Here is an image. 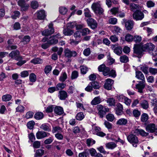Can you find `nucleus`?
Returning a JSON list of instances; mask_svg holds the SVG:
<instances>
[{
	"instance_id": "1",
	"label": "nucleus",
	"mask_w": 157,
	"mask_h": 157,
	"mask_svg": "<svg viewBox=\"0 0 157 157\" xmlns=\"http://www.w3.org/2000/svg\"><path fill=\"white\" fill-rule=\"evenodd\" d=\"M91 8L96 14L101 15L103 13L104 10L101 7L100 4L98 2L93 3Z\"/></svg>"
},
{
	"instance_id": "2",
	"label": "nucleus",
	"mask_w": 157,
	"mask_h": 157,
	"mask_svg": "<svg viewBox=\"0 0 157 157\" xmlns=\"http://www.w3.org/2000/svg\"><path fill=\"white\" fill-rule=\"evenodd\" d=\"M128 141L133 146L136 147L139 141L137 136L135 135L131 134L128 135L127 137Z\"/></svg>"
},
{
	"instance_id": "3",
	"label": "nucleus",
	"mask_w": 157,
	"mask_h": 157,
	"mask_svg": "<svg viewBox=\"0 0 157 157\" xmlns=\"http://www.w3.org/2000/svg\"><path fill=\"white\" fill-rule=\"evenodd\" d=\"M64 56L68 59V62H71L70 59L72 57H75L76 56L77 53L74 51H71L68 48L65 49L64 51Z\"/></svg>"
},
{
	"instance_id": "4",
	"label": "nucleus",
	"mask_w": 157,
	"mask_h": 157,
	"mask_svg": "<svg viewBox=\"0 0 157 157\" xmlns=\"http://www.w3.org/2000/svg\"><path fill=\"white\" fill-rule=\"evenodd\" d=\"M97 108L98 111V114L100 117L103 118L106 113L109 111V109L101 105H98Z\"/></svg>"
},
{
	"instance_id": "5",
	"label": "nucleus",
	"mask_w": 157,
	"mask_h": 157,
	"mask_svg": "<svg viewBox=\"0 0 157 157\" xmlns=\"http://www.w3.org/2000/svg\"><path fill=\"white\" fill-rule=\"evenodd\" d=\"M99 71L102 72L103 75L104 76L108 75L109 73L110 68L106 67L104 64H102L99 66L98 67Z\"/></svg>"
},
{
	"instance_id": "6",
	"label": "nucleus",
	"mask_w": 157,
	"mask_h": 157,
	"mask_svg": "<svg viewBox=\"0 0 157 157\" xmlns=\"http://www.w3.org/2000/svg\"><path fill=\"white\" fill-rule=\"evenodd\" d=\"M20 52L17 50L12 51L9 54L10 57L11 58L14 59L17 61L22 59L21 56H19Z\"/></svg>"
},
{
	"instance_id": "7",
	"label": "nucleus",
	"mask_w": 157,
	"mask_h": 157,
	"mask_svg": "<svg viewBox=\"0 0 157 157\" xmlns=\"http://www.w3.org/2000/svg\"><path fill=\"white\" fill-rule=\"evenodd\" d=\"M132 15L133 19L136 21L141 20L144 17V13L140 10L134 12Z\"/></svg>"
},
{
	"instance_id": "8",
	"label": "nucleus",
	"mask_w": 157,
	"mask_h": 157,
	"mask_svg": "<svg viewBox=\"0 0 157 157\" xmlns=\"http://www.w3.org/2000/svg\"><path fill=\"white\" fill-rule=\"evenodd\" d=\"M133 51L134 53L138 56H141L144 51L143 48V46H141L138 44H135L133 47Z\"/></svg>"
},
{
	"instance_id": "9",
	"label": "nucleus",
	"mask_w": 157,
	"mask_h": 157,
	"mask_svg": "<svg viewBox=\"0 0 157 157\" xmlns=\"http://www.w3.org/2000/svg\"><path fill=\"white\" fill-rule=\"evenodd\" d=\"M53 24L52 23L49 24L48 29L44 30L42 33L43 35L48 36L53 34L54 32V29L53 27Z\"/></svg>"
},
{
	"instance_id": "10",
	"label": "nucleus",
	"mask_w": 157,
	"mask_h": 157,
	"mask_svg": "<svg viewBox=\"0 0 157 157\" xmlns=\"http://www.w3.org/2000/svg\"><path fill=\"white\" fill-rule=\"evenodd\" d=\"M86 22L88 25L92 29H94L97 28L98 24L96 20L92 18L87 19Z\"/></svg>"
},
{
	"instance_id": "11",
	"label": "nucleus",
	"mask_w": 157,
	"mask_h": 157,
	"mask_svg": "<svg viewBox=\"0 0 157 157\" xmlns=\"http://www.w3.org/2000/svg\"><path fill=\"white\" fill-rule=\"evenodd\" d=\"M17 3L21 7V10L22 11H26L29 7V5L25 2V0H19Z\"/></svg>"
},
{
	"instance_id": "12",
	"label": "nucleus",
	"mask_w": 157,
	"mask_h": 157,
	"mask_svg": "<svg viewBox=\"0 0 157 157\" xmlns=\"http://www.w3.org/2000/svg\"><path fill=\"white\" fill-rule=\"evenodd\" d=\"M50 136V134L48 132L43 131H38L36 134V138L38 139L48 137Z\"/></svg>"
},
{
	"instance_id": "13",
	"label": "nucleus",
	"mask_w": 157,
	"mask_h": 157,
	"mask_svg": "<svg viewBox=\"0 0 157 157\" xmlns=\"http://www.w3.org/2000/svg\"><path fill=\"white\" fill-rule=\"evenodd\" d=\"M145 86V81L138 82V83L136 85V88L138 90V92L140 93L143 92V90Z\"/></svg>"
},
{
	"instance_id": "14",
	"label": "nucleus",
	"mask_w": 157,
	"mask_h": 157,
	"mask_svg": "<svg viewBox=\"0 0 157 157\" xmlns=\"http://www.w3.org/2000/svg\"><path fill=\"white\" fill-rule=\"evenodd\" d=\"M37 18L40 20H44L46 17V13L44 10H40L36 12L35 14Z\"/></svg>"
},
{
	"instance_id": "15",
	"label": "nucleus",
	"mask_w": 157,
	"mask_h": 157,
	"mask_svg": "<svg viewBox=\"0 0 157 157\" xmlns=\"http://www.w3.org/2000/svg\"><path fill=\"white\" fill-rule=\"evenodd\" d=\"M114 83V81L110 78H108L105 80L104 85V88L107 90H110L112 89V85Z\"/></svg>"
},
{
	"instance_id": "16",
	"label": "nucleus",
	"mask_w": 157,
	"mask_h": 157,
	"mask_svg": "<svg viewBox=\"0 0 157 157\" xmlns=\"http://www.w3.org/2000/svg\"><path fill=\"white\" fill-rule=\"evenodd\" d=\"M116 113L118 115H121L123 113V105L120 103H118L116 104Z\"/></svg>"
},
{
	"instance_id": "17",
	"label": "nucleus",
	"mask_w": 157,
	"mask_h": 157,
	"mask_svg": "<svg viewBox=\"0 0 157 157\" xmlns=\"http://www.w3.org/2000/svg\"><path fill=\"white\" fill-rule=\"evenodd\" d=\"M155 48V46L151 43H147L143 45V48L144 51H153Z\"/></svg>"
},
{
	"instance_id": "18",
	"label": "nucleus",
	"mask_w": 157,
	"mask_h": 157,
	"mask_svg": "<svg viewBox=\"0 0 157 157\" xmlns=\"http://www.w3.org/2000/svg\"><path fill=\"white\" fill-rule=\"evenodd\" d=\"M147 131L150 133H152L156 131V127L155 124L151 123L147 124L146 127Z\"/></svg>"
},
{
	"instance_id": "19",
	"label": "nucleus",
	"mask_w": 157,
	"mask_h": 157,
	"mask_svg": "<svg viewBox=\"0 0 157 157\" xmlns=\"http://www.w3.org/2000/svg\"><path fill=\"white\" fill-rule=\"evenodd\" d=\"M68 95L67 92L64 90H61L59 92L58 97L61 100H64L67 98Z\"/></svg>"
},
{
	"instance_id": "20",
	"label": "nucleus",
	"mask_w": 157,
	"mask_h": 157,
	"mask_svg": "<svg viewBox=\"0 0 157 157\" xmlns=\"http://www.w3.org/2000/svg\"><path fill=\"white\" fill-rule=\"evenodd\" d=\"M40 129L47 132H49L51 131V127L50 125L48 123H44L42 124L40 127Z\"/></svg>"
},
{
	"instance_id": "21",
	"label": "nucleus",
	"mask_w": 157,
	"mask_h": 157,
	"mask_svg": "<svg viewBox=\"0 0 157 157\" xmlns=\"http://www.w3.org/2000/svg\"><path fill=\"white\" fill-rule=\"evenodd\" d=\"M125 27L127 30H131L133 26V21L131 20H128L125 23Z\"/></svg>"
},
{
	"instance_id": "22",
	"label": "nucleus",
	"mask_w": 157,
	"mask_h": 157,
	"mask_svg": "<svg viewBox=\"0 0 157 157\" xmlns=\"http://www.w3.org/2000/svg\"><path fill=\"white\" fill-rule=\"evenodd\" d=\"M140 6L138 4L134 3H131L130 4V10L133 12H135L137 10H140Z\"/></svg>"
},
{
	"instance_id": "23",
	"label": "nucleus",
	"mask_w": 157,
	"mask_h": 157,
	"mask_svg": "<svg viewBox=\"0 0 157 157\" xmlns=\"http://www.w3.org/2000/svg\"><path fill=\"white\" fill-rule=\"evenodd\" d=\"M105 146L107 148L112 150L117 147V145L115 143L111 142L106 143Z\"/></svg>"
},
{
	"instance_id": "24",
	"label": "nucleus",
	"mask_w": 157,
	"mask_h": 157,
	"mask_svg": "<svg viewBox=\"0 0 157 157\" xmlns=\"http://www.w3.org/2000/svg\"><path fill=\"white\" fill-rule=\"evenodd\" d=\"M136 77L138 79L142 80V81H145L144 75L140 71H136Z\"/></svg>"
},
{
	"instance_id": "25",
	"label": "nucleus",
	"mask_w": 157,
	"mask_h": 157,
	"mask_svg": "<svg viewBox=\"0 0 157 157\" xmlns=\"http://www.w3.org/2000/svg\"><path fill=\"white\" fill-rule=\"evenodd\" d=\"M54 112L57 115H61L63 113V110L62 107L60 106H56L55 108Z\"/></svg>"
},
{
	"instance_id": "26",
	"label": "nucleus",
	"mask_w": 157,
	"mask_h": 157,
	"mask_svg": "<svg viewBox=\"0 0 157 157\" xmlns=\"http://www.w3.org/2000/svg\"><path fill=\"white\" fill-rule=\"evenodd\" d=\"M101 99L99 96L94 98L91 102L92 105H95L99 104L101 102Z\"/></svg>"
},
{
	"instance_id": "27",
	"label": "nucleus",
	"mask_w": 157,
	"mask_h": 157,
	"mask_svg": "<svg viewBox=\"0 0 157 157\" xmlns=\"http://www.w3.org/2000/svg\"><path fill=\"white\" fill-rule=\"evenodd\" d=\"M135 132L143 136H146L148 135V133L145 132L143 129H136L135 130Z\"/></svg>"
},
{
	"instance_id": "28",
	"label": "nucleus",
	"mask_w": 157,
	"mask_h": 157,
	"mask_svg": "<svg viewBox=\"0 0 157 157\" xmlns=\"http://www.w3.org/2000/svg\"><path fill=\"white\" fill-rule=\"evenodd\" d=\"M44 154V151L42 149H39L36 150L34 154V157H41Z\"/></svg>"
},
{
	"instance_id": "29",
	"label": "nucleus",
	"mask_w": 157,
	"mask_h": 157,
	"mask_svg": "<svg viewBox=\"0 0 157 157\" xmlns=\"http://www.w3.org/2000/svg\"><path fill=\"white\" fill-rule=\"evenodd\" d=\"M44 117L43 113L41 112H38L36 113L34 116L35 119L37 120L42 119Z\"/></svg>"
},
{
	"instance_id": "30",
	"label": "nucleus",
	"mask_w": 157,
	"mask_h": 157,
	"mask_svg": "<svg viewBox=\"0 0 157 157\" xmlns=\"http://www.w3.org/2000/svg\"><path fill=\"white\" fill-rule=\"evenodd\" d=\"M43 60L42 59L37 58H35L31 60L30 62L34 64H41L42 63Z\"/></svg>"
},
{
	"instance_id": "31",
	"label": "nucleus",
	"mask_w": 157,
	"mask_h": 157,
	"mask_svg": "<svg viewBox=\"0 0 157 157\" xmlns=\"http://www.w3.org/2000/svg\"><path fill=\"white\" fill-rule=\"evenodd\" d=\"M128 122L127 120L126 119L124 118H121L119 119L117 122V124L121 125H125Z\"/></svg>"
},
{
	"instance_id": "32",
	"label": "nucleus",
	"mask_w": 157,
	"mask_h": 157,
	"mask_svg": "<svg viewBox=\"0 0 157 157\" xmlns=\"http://www.w3.org/2000/svg\"><path fill=\"white\" fill-rule=\"evenodd\" d=\"M48 42L50 44H53L57 43L58 41L57 39L55 38V36H53L50 37Z\"/></svg>"
},
{
	"instance_id": "33",
	"label": "nucleus",
	"mask_w": 157,
	"mask_h": 157,
	"mask_svg": "<svg viewBox=\"0 0 157 157\" xmlns=\"http://www.w3.org/2000/svg\"><path fill=\"white\" fill-rule=\"evenodd\" d=\"M12 96L9 94L3 95L2 97V101H10L12 98Z\"/></svg>"
},
{
	"instance_id": "34",
	"label": "nucleus",
	"mask_w": 157,
	"mask_h": 157,
	"mask_svg": "<svg viewBox=\"0 0 157 157\" xmlns=\"http://www.w3.org/2000/svg\"><path fill=\"white\" fill-rule=\"evenodd\" d=\"M20 14V12L18 11H15L12 13L11 17L12 19H16L19 17Z\"/></svg>"
},
{
	"instance_id": "35",
	"label": "nucleus",
	"mask_w": 157,
	"mask_h": 157,
	"mask_svg": "<svg viewBox=\"0 0 157 157\" xmlns=\"http://www.w3.org/2000/svg\"><path fill=\"white\" fill-rule=\"evenodd\" d=\"M63 33L66 36H71L74 33V31L69 29H65L63 30Z\"/></svg>"
},
{
	"instance_id": "36",
	"label": "nucleus",
	"mask_w": 157,
	"mask_h": 157,
	"mask_svg": "<svg viewBox=\"0 0 157 157\" xmlns=\"http://www.w3.org/2000/svg\"><path fill=\"white\" fill-rule=\"evenodd\" d=\"M84 12V15L86 17L91 18L90 17H92L91 12L88 8L85 9Z\"/></svg>"
},
{
	"instance_id": "37",
	"label": "nucleus",
	"mask_w": 157,
	"mask_h": 157,
	"mask_svg": "<svg viewBox=\"0 0 157 157\" xmlns=\"http://www.w3.org/2000/svg\"><path fill=\"white\" fill-rule=\"evenodd\" d=\"M52 131L53 133L56 132L60 133L62 132V129L59 127L56 126L53 128Z\"/></svg>"
},
{
	"instance_id": "38",
	"label": "nucleus",
	"mask_w": 157,
	"mask_h": 157,
	"mask_svg": "<svg viewBox=\"0 0 157 157\" xmlns=\"http://www.w3.org/2000/svg\"><path fill=\"white\" fill-rule=\"evenodd\" d=\"M93 88L94 89H98L100 88V86L99 83L96 81H92L90 82Z\"/></svg>"
},
{
	"instance_id": "39",
	"label": "nucleus",
	"mask_w": 157,
	"mask_h": 157,
	"mask_svg": "<svg viewBox=\"0 0 157 157\" xmlns=\"http://www.w3.org/2000/svg\"><path fill=\"white\" fill-rule=\"evenodd\" d=\"M95 143V141L91 138H89L86 140V144L88 147L92 146Z\"/></svg>"
},
{
	"instance_id": "40",
	"label": "nucleus",
	"mask_w": 157,
	"mask_h": 157,
	"mask_svg": "<svg viewBox=\"0 0 157 157\" xmlns=\"http://www.w3.org/2000/svg\"><path fill=\"white\" fill-rule=\"evenodd\" d=\"M36 79V77L35 74L33 73H31L29 75V79L31 82H35Z\"/></svg>"
},
{
	"instance_id": "41",
	"label": "nucleus",
	"mask_w": 157,
	"mask_h": 157,
	"mask_svg": "<svg viewBox=\"0 0 157 157\" xmlns=\"http://www.w3.org/2000/svg\"><path fill=\"white\" fill-rule=\"evenodd\" d=\"M84 116L82 112H79L78 113L75 117L76 119L79 121L82 120L84 118Z\"/></svg>"
},
{
	"instance_id": "42",
	"label": "nucleus",
	"mask_w": 157,
	"mask_h": 157,
	"mask_svg": "<svg viewBox=\"0 0 157 157\" xmlns=\"http://www.w3.org/2000/svg\"><path fill=\"white\" fill-rule=\"evenodd\" d=\"M67 75L66 72H64L59 77V80L61 82H63L67 79Z\"/></svg>"
},
{
	"instance_id": "43",
	"label": "nucleus",
	"mask_w": 157,
	"mask_h": 157,
	"mask_svg": "<svg viewBox=\"0 0 157 157\" xmlns=\"http://www.w3.org/2000/svg\"><path fill=\"white\" fill-rule=\"evenodd\" d=\"M107 103H109L110 106H114L115 104V100L113 98H109L106 100Z\"/></svg>"
},
{
	"instance_id": "44",
	"label": "nucleus",
	"mask_w": 157,
	"mask_h": 157,
	"mask_svg": "<svg viewBox=\"0 0 157 157\" xmlns=\"http://www.w3.org/2000/svg\"><path fill=\"white\" fill-rule=\"evenodd\" d=\"M120 61L121 62L123 63H127L128 61V58L127 56L123 55L120 57Z\"/></svg>"
},
{
	"instance_id": "45",
	"label": "nucleus",
	"mask_w": 157,
	"mask_h": 157,
	"mask_svg": "<svg viewBox=\"0 0 157 157\" xmlns=\"http://www.w3.org/2000/svg\"><path fill=\"white\" fill-rule=\"evenodd\" d=\"M114 51L117 55H120L122 52V48L120 46L117 47L115 48Z\"/></svg>"
},
{
	"instance_id": "46",
	"label": "nucleus",
	"mask_w": 157,
	"mask_h": 157,
	"mask_svg": "<svg viewBox=\"0 0 157 157\" xmlns=\"http://www.w3.org/2000/svg\"><path fill=\"white\" fill-rule=\"evenodd\" d=\"M101 153H102L104 155L108 154L109 153L108 152L106 151L103 146H101L97 148Z\"/></svg>"
},
{
	"instance_id": "47",
	"label": "nucleus",
	"mask_w": 157,
	"mask_h": 157,
	"mask_svg": "<svg viewBox=\"0 0 157 157\" xmlns=\"http://www.w3.org/2000/svg\"><path fill=\"white\" fill-rule=\"evenodd\" d=\"M140 105L144 109H147L149 106L148 102L146 100H144L140 103Z\"/></svg>"
},
{
	"instance_id": "48",
	"label": "nucleus",
	"mask_w": 157,
	"mask_h": 157,
	"mask_svg": "<svg viewBox=\"0 0 157 157\" xmlns=\"http://www.w3.org/2000/svg\"><path fill=\"white\" fill-rule=\"evenodd\" d=\"M66 85L63 83H58L56 86V91L59 90H62L65 87Z\"/></svg>"
},
{
	"instance_id": "49",
	"label": "nucleus",
	"mask_w": 157,
	"mask_h": 157,
	"mask_svg": "<svg viewBox=\"0 0 157 157\" xmlns=\"http://www.w3.org/2000/svg\"><path fill=\"white\" fill-rule=\"evenodd\" d=\"M101 130V128L100 127L98 126H94L92 128V132L93 134L97 135V133H98Z\"/></svg>"
},
{
	"instance_id": "50",
	"label": "nucleus",
	"mask_w": 157,
	"mask_h": 157,
	"mask_svg": "<svg viewBox=\"0 0 157 157\" xmlns=\"http://www.w3.org/2000/svg\"><path fill=\"white\" fill-rule=\"evenodd\" d=\"M81 31L82 36L87 35L90 33V30L87 28L82 29Z\"/></svg>"
},
{
	"instance_id": "51",
	"label": "nucleus",
	"mask_w": 157,
	"mask_h": 157,
	"mask_svg": "<svg viewBox=\"0 0 157 157\" xmlns=\"http://www.w3.org/2000/svg\"><path fill=\"white\" fill-rule=\"evenodd\" d=\"M140 69L145 74H147L148 73V67L145 65L140 66Z\"/></svg>"
},
{
	"instance_id": "52",
	"label": "nucleus",
	"mask_w": 157,
	"mask_h": 157,
	"mask_svg": "<svg viewBox=\"0 0 157 157\" xmlns=\"http://www.w3.org/2000/svg\"><path fill=\"white\" fill-rule=\"evenodd\" d=\"M148 115L145 113H143L141 117V120L142 122H146L148 119Z\"/></svg>"
},
{
	"instance_id": "53",
	"label": "nucleus",
	"mask_w": 157,
	"mask_h": 157,
	"mask_svg": "<svg viewBox=\"0 0 157 157\" xmlns=\"http://www.w3.org/2000/svg\"><path fill=\"white\" fill-rule=\"evenodd\" d=\"M106 118L108 121L110 122L113 121L115 119L113 115L110 113L108 114L106 116Z\"/></svg>"
},
{
	"instance_id": "54",
	"label": "nucleus",
	"mask_w": 157,
	"mask_h": 157,
	"mask_svg": "<svg viewBox=\"0 0 157 157\" xmlns=\"http://www.w3.org/2000/svg\"><path fill=\"white\" fill-rule=\"evenodd\" d=\"M54 139L52 136L49 137L48 139H46L44 141V143L46 144H51L53 141Z\"/></svg>"
},
{
	"instance_id": "55",
	"label": "nucleus",
	"mask_w": 157,
	"mask_h": 157,
	"mask_svg": "<svg viewBox=\"0 0 157 157\" xmlns=\"http://www.w3.org/2000/svg\"><path fill=\"white\" fill-rule=\"evenodd\" d=\"M133 37L132 36L129 34H127L125 36V39L128 42H130L132 41Z\"/></svg>"
},
{
	"instance_id": "56",
	"label": "nucleus",
	"mask_w": 157,
	"mask_h": 157,
	"mask_svg": "<svg viewBox=\"0 0 157 157\" xmlns=\"http://www.w3.org/2000/svg\"><path fill=\"white\" fill-rule=\"evenodd\" d=\"M35 124V123L34 121H29L27 123V127L29 129H32L33 128Z\"/></svg>"
},
{
	"instance_id": "57",
	"label": "nucleus",
	"mask_w": 157,
	"mask_h": 157,
	"mask_svg": "<svg viewBox=\"0 0 157 157\" xmlns=\"http://www.w3.org/2000/svg\"><path fill=\"white\" fill-rule=\"evenodd\" d=\"M133 40L136 43H140L142 40L141 37L138 35H136L134 36Z\"/></svg>"
},
{
	"instance_id": "58",
	"label": "nucleus",
	"mask_w": 157,
	"mask_h": 157,
	"mask_svg": "<svg viewBox=\"0 0 157 157\" xmlns=\"http://www.w3.org/2000/svg\"><path fill=\"white\" fill-rule=\"evenodd\" d=\"M149 71L151 75H155L157 74V68L150 67Z\"/></svg>"
},
{
	"instance_id": "59",
	"label": "nucleus",
	"mask_w": 157,
	"mask_h": 157,
	"mask_svg": "<svg viewBox=\"0 0 157 157\" xmlns=\"http://www.w3.org/2000/svg\"><path fill=\"white\" fill-rule=\"evenodd\" d=\"M67 11V8L61 7L59 8V11L60 13L62 14H65Z\"/></svg>"
},
{
	"instance_id": "60",
	"label": "nucleus",
	"mask_w": 157,
	"mask_h": 157,
	"mask_svg": "<svg viewBox=\"0 0 157 157\" xmlns=\"http://www.w3.org/2000/svg\"><path fill=\"white\" fill-rule=\"evenodd\" d=\"M21 76L22 78H25L29 75V71H24L21 72Z\"/></svg>"
},
{
	"instance_id": "61",
	"label": "nucleus",
	"mask_w": 157,
	"mask_h": 157,
	"mask_svg": "<svg viewBox=\"0 0 157 157\" xmlns=\"http://www.w3.org/2000/svg\"><path fill=\"white\" fill-rule=\"evenodd\" d=\"M52 67L50 65L46 66L44 68V71L46 74L48 73L52 70Z\"/></svg>"
},
{
	"instance_id": "62",
	"label": "nucleus",
	"mask_w": 157,
	"mask_h": 157,
	"mask_svg": "<svg viewBox=\"0 0 157 157\" xmlns=\"http://www.w3.org/2000/svg\"><path fill=\"white\" fill-rule=\"evenodd\" d=\"M109 39L113 42H115L118 40V37L115 35L111 36Z\"/></svg>"
},
{
	"instance_id": "63",
	"label": "nucleus",
	"mask_w": 157,
	"mask_h": 157,
	"mask_svg": "<svg viewBox=\"0 0 157 157\" xmlns=\"http://www.w3.org/2000/svg\"><path fill=\"white\" fill-rule=\"evenodd\" d=\"M38 6V4L37 2L33 1L31 3V6L33 9H36Z\"/></svg>"
},
{
	"instance_id": "64",
	"label": "nucleus",
	"mask_w": 157,
	"mask_h": 157,
	"mask_svg": "<svg viewBox=\"0 0 157 157\" xmlns=\"http://www.w3.org/2000/svg\"><path fill=\"white\" fill-rule=\"evenodd\" d=\"M30 40V38L29 36H25L23 39V41L24 42V44H27Z\"/></svg>"
}]
</instances>
